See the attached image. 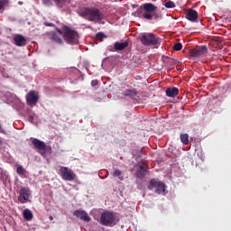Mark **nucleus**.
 <instances>
[{
    "mask_svg": "<svg viewBox=\"0 0 231 231\" xmlns=\"http://www.w3.org/2000/svg\"><path fill=\"white\" fill-rule=\"evenodd\" d=\"M158 7L152 3L143 4L137 11L138 17H143L147 21H152V19H160V14L156 13Z\"/></svg>",
    "mask_w": 231,
    "mask_h": 231,
    "instance_id": "1",
    "label": "nucleus"
},
{
    "mask_svg": "<svg viewBox=\"0 0 231 231\" xmlns=\"http://www.w3.org/2000/svg\"><path fill=\"white\" fill-rule=\"evenodd\" d=\"M79 15L91 23H100L104 19L102 12L96 7H85L79 12Z\"/></svg>",
    "mask_w": 231,
    "mask_h": 231,
    "instance_id": "2",
    "label": "nucleus"
},
{
    "mask_svg": "<svg viewBox=\"0 0 231 231\" xmlns=\"http://www.w3.org/2000/svg\"><path fill=\"white\" fill-rule=\"evenodd\" d=\"M143 46H154L158 48L162 44V38L152 32H144L140 37Z\"/></svg>",
    "mask_w": 231,
    "mask_h": 231,
    "instance_id": "3",
    "label": "nucleus"
},
{
    "mask_svg": "<svg viewBox=\"0 0 231 231\" xmlns=\"http://www.w3.org/2000/svg\"><path fill=\"white\" fill-rule=\"evenodd\" d=\"M79 32L71 30L69 26L63 27V39L67 44H77L79 42Z\"/></svg>",
    "mask_w": 231,
    "mask_h": 231,
    "instance_id": "4",
    "label": "nucleus"
},
{
    "mask_svg": "<svg viewBox=\"0 0 231 231\" xmlns=\"http://www.w3.org/2000/svg\"><path fill=\"white\" fill-rule=\"evenodd\" d=\"M99 223L103 226H115L116 225V217L113 212L105 211L101 214Z\"/></svg>",
    "mask_w": 231,
    "mask_h": 231,
    "instance_id": "5",
    "label": "nucleus"
},
{
    "mask_svg": "<svg viewBox=\"0 0 231 231\" xmlns=\"http://www.w3.org/2000/svg\"><path fill=\"white\" fill-rule=\"evenodd\" d=\"M60 176L64 181H73L77 178V174L73 171L66 166L60 168Z\"/></svg>",
    "mask_w": 231,
    "mask_h": 231,
    "instance_id": "6",
    "label": "nucleus"
},
{
    "mask_svg": "<svg viewBox=\"0 0 231 231\" xmlns=\"http://www.w3.org/2000/svg\"><path fill=\"white\" fill-rule=\"evenodd\" d=\"M208 52V49L205 45L197 46L194 49L189 51V56L192 59H199V57H203V55H207Z\"/></svg>",
    "mask_w": 231,
    "mask_h": 231,
    "instance_id": "7",
    "label": "nucleus"
},
{
    "mask_svg": "<svg viewBox=\"0 0 231 231\" xmlns=\"http://www.w3.org/2000/svg\"><path fill=\"white\" fill-rule=\"evenodd\" d=\"M150 186L152 189L156 188L155 193L162 194V192H165V184L163 182H159L154 179L150 180Z\"/></svg>",
    "mask_w": 231,
    "mask_h": 231,
    "instance_id": "8",
    "label": "nucleus"
},
{
    "mask_svg": "<svg viewBox=\"0 0 231 231\" xmlns=\"http://www.w3.org/2000/svg\"><path fill=\"white\" fill-rule=\"evenodd\" d=\"M30 188H22L19 191L18 201L20 203H26L30 199Z\"/></svg>",
    "mask_w": 231,
    "mask_h": 231,
    "instance_id": "9",
    "label": "nucleus"
},
{
    "mask_svg": "<svg viewBox=\"0 0 231 231\" xmlns=\"http://www.w3.org/2000/svg\"><path fill=\"white\" fill-rule=\"evenodd\" d=\"M26 102L28 106H35L37 102H39V94L37 92L32 90L27 94Z\"/></svg>",
    "mask_w": 231,
    "mask_h": 231,
    "instance_id": "10",
    "label": "nucleus"
},
{
    "mask_svg": "<svg viewBox=\"0 0 231 231\" xmlns=\"http://www.w3.org/2000/svg\"><path fill=\"white\" fill-rule=\"evenodd\" d=\"M32 143L34 149L37 151H46V143L42 142L37 138H31Z\"/></svg>",
    "mask_w": 231,
    "mask_h": 231,
    "instance_id": "11",
    "label": "nucleus"
},
{
    "mask_svg": "<svg viewBox=\"0 0 231 231\" xmlns=\"http://www.w3.org/2000/svg\"><path fill=\"white\" fill-rule=\"evenodd\" d=\"M73 216H76V217H79V219H81L82 221H87L88 223L91 221V217L85 210H75L73 212Z\"/></svg>",
    "mask_w": 231,
    "mask_h": 231,
    "instance_id": "12",
    "label": "nucleus"
},
{
    "mask_svg": "<svg viewBox=\"0 0 231 231\" xmlns=\"http://www.w3.org/2000/svg\"><path fill=\"white\" fill-rule=\"evenodd\" d=\"M147 164L141 163L135 173L137 178H139L140 180H142V178H145V176L147 175Z\"/></svg>",
    "mask_w": 231,
    "mask_h": 231,
    "instance_id": "13",
    "label": "nucleus"
},
{
    "mask_svg": "<svg viewBox=\"0 0 231 231\" xmlns=\"http://www.w3.org/2000/svg\"><path fill=\"white\" fill-rule=\"evenodd\" d=\"M48 38L50 39V41L55 42L56 44H64L60 36H59V34L53 31L48 33Z\"/></svg>",
    "mask_w": 231,
    "mask_h": 231,
    "instance_id": "14",
    "label": "nucleus"
},
{
    "mask_svg": "<svg viewBox=\"0 0 231 231\" xmlns=\"http://www.w3.org/2000/svg\"><path fill=\"white\" fill-rule=\"evenodd\" d=\"M13 41L15 46H19V47L26 46V38H24V36L21 34H16L14 37Z\"/></svg>",
    "mask_w": 231,
    "mask_h": 231,
    "instance_id": "15",
    "label": "nucleus"
},
{
    "mask_svg": "<svg viewBox=\"0 0 231 231\" xmlns=\"http://www.w3.org/2000/svg\"><path fill=\"white\" fill-rule=\"evenodd\" d=\"M187 19H189V21H191L192 23H196V21H198V12L196 10L193 9H189L186 14Z\"/></svg>",
    "mask_w": 231,
    "mask_h": 231,
    "instance_id": "16",
    "label": "nucleus"
},
{
    "mask_svg": "<svg viewBox=\"0 0 231 231\" xmlns=\"http://www.w3.org/2000/svg\"><path fill=\"white\" fill-rule=\"evenodd\" d=\"M180 93V90L178 88H168L166 89V97H169L170 98H174V97H178V94Z\"/></svg>",
    "mask_w": 231,
    "mask_h": 231,
    "instance_id": "17",
    "label": "nucleus"
},
{
    "mask_svg": "<svg viewBox=\"0 0 231 231\" xmlns=\"http://www.w3.org/2000/svg\"><path fill=\"white\" fill-rule=\"evenodd\" d=\"M127 46H129V42H116L114 44V48L116 51H122L123 50H125V48H127Z\"/></svg>",
    "mask_w": 231,
    "mask_h": 231,
    "instance_id": "18",
    "label": "nucleus"
},
{
    "mask_svg": "<svg viewBox=\"0 0 231 231\" xmlns=\"http://www.w3.org/2000/svg\"><path fill=\"white\" fill-rule=\"evenodd\" d=\"M138 93L136 92V89H126L123 92L124 97H136Z\"/></svg>",
    "mask_w": 231,
    "mask_h": 231,
    "instance_id": "19",
    "label": "nucleus"
},
{
    "mask_svg": "<svg viewBox=\"0 0 231 231\" xmlns=\"http://www.w3.org/2000/svg\"><path fill=\"white\" fill-rule=\"evenodd\" d=\"M23 217L26 219V221H32V219H33V214L30 209H24Z\"/></svg>",
    "mask_w": 231,
    "mask_h": 231,
    "instance_id": "20",
    "label": "nucleus"
},
{
    "mask_svg": "<svg viewBox=\"0 0 231 231\" xmlns=\"http://www.w3.org/2000/svg\"><path fill=\"white\" fill-rule=\"evenodd\" d=\"M180 142L183 145H189V134H180Z\"/></svg>",
    "mask_w": 231,
    "mask_h": 231,
    "instance_id": "21",
    "label": "nucleus"
},
{
    "mask_svg": "<svg viewBox=\"0 0 231 231\" xmlns=\"http://www.w3.org/2000/svg\"><path fill=\"white\" fill-rule=\"evenodd\" d=\"M16 172L19 176L26 177V170L21 165L17 166Z\"/></svg>",
    "mask_w": 231,
    "mask_h": 231,
    "instance_id": "22",
    "label": "nucleus"
},
{
    "mask_svg": "<svg viewBox=\"0 0 231 231\" xmlns=\"http://www.w3.org/2000/svg\"><path fill=\"white\" fill-rule=\"evenodd\" d=\"M9 1L8 0H0V12L3 14L5 12V6L8 5Z\"/></svg>",
    "mask_w": 231,
    "mask_h": 231,
    "instance_id": "23",
    "label": "nucleus"
},
{
    "mask_svg": "<svg viewBox=\"0 0 231 231\" xmlns=\"http://www.w3.org/2000/svg\"><path fill=\"white\" fill-rule=\"evenodd\" d=\"M113 176L114 178H118V180H124V177L122 176V172L120 171V170H115V171L113 172Z\"/></svg>",
    "mask_w": 231,
    "mask_h": 231,
    "instance_id": "24",
    "label": "nucleus"
},
{
    "mask_svg": "<svg viewBox=\"0 0 231 231\" xmlns=\"http://www.w3.org/2000/svg\"><path fill=\"white\" fill-rule=\"evenodd\" d=\"M165 8H176V4L172 1L166 2L164 4Z\"/></svg>",
    "mask_w": 231,
    "mask_h": 231,
    "instance_id": "25",
    "label": "nucleus"
},
{
    "mask_svg": "<svg viewBox=\"0 0 231 231\" xmlns=\"http://www.w3.org/2000/svg\"><path fill=\"white\" fill-rule=\"evenodd\" d=\"M182 48L183 45L180 42L175 43L173 45V50H175V51H180Z\"/></svg>",
    "mask_w": 231,
    "mask_h": 231,
    "instance_id": "26",
    "label": "nucleus"
},
{
    "mask_svg": "<svg viewBox=\"0 0 231 231\" xmlns=\"http://www.w3.org/2000/svg\"><path fill=\"white\" fill-rule=\"evenodd\" d=\"M54 2L56 3L57 6H59L60 8H62V5L66 3V0H54Z\"/></svg>",
    "mask_w": 231,
    "mask_h": 231,
    "instance_id": "27",
    "label": "nucleus"
},
{
    "mask_svg": "<svg viewBox=\"0 0 231 231\" xmlns=\"http://www.w3.org/2000/svg\"><path fill=\"white\" fill-rule=\"evenodd\" d=\"M97 39H106L107 36L104 32H97L96 35Z\"/></svg>",
    "mask_w": 231,
    "mask_h": 231,
    "instance_id": "28",
    "label": "nucleus"
},
{
    "mask_svg": "<svg viewBox=\"0 0 231 231\" xmlns=\"http://www.w3.org/2000/svg\"><path fill=\"white\" fill-rule=\"evenodd\" d=\"M42 3L45 5V6H51L53 5L51 0H42Z\"/></svg>",
    "mask_w": 231,
    "mask_h": 231,
    "instance_id": "29",
    "label": "nucleus"
},
{
    "mask_svg": "<svg viewBox=\"0 0 231 231\" xmlns=\"http://www.w3.org/2000/svg\"><path fill=\"white\" fill-rule=\"evenodd\" d=\"M44 26L53 27V26H55V24H54L53 23L45 22V23H44Z\"/></svg>",
    "mask_w": 231,
    "mask_h": 231,
    "instance_id": "30",
    "label": "nucleus"
},
{
    "mask_svg": "<svg viewBox=\"0 0 231 231\" xmlns=\"http://www.w3.org/2000/svg\"><path fill=\"white\" fill-rule=\"evenodd\" d=\"M28 120L31 122V124H33V115H29Z\"/></svg>",
    "mask_w": 231,
    "mask_h": 231,
    "instance_id": "31",
    "label": "nucleus"
},
{
    "mask_svg": "<svg viewBox=\"0 0 231 231\" xmlns=\"http://www.w3.org/2000/svg\"><path fill=\"white\" fill-rule=\"evenodd\" d=\"M56 31L57 32L60 34V35H64V32H62V31L59 28H56Z\"/></svg>",
    "mask_w": 231,
    "mask_h": 231,
    "instance_id": "32",
    "label": "nucleus"
},
{
    "mask_svg": "<svg viewBox=\"0 0 231 231\" xmlns=\"http://www.w3.org/2000/svg\"><path fill=\"white\" fill-rule=\"evenodd\" d=\"M97 84H98L97 80H92L91 81V86H97Z\"/></svg>",
    "mask_w": 231,
    "mask_h": 231,
    "instance_id": "33",
    "label": "nucleus"
},
{
    "mask_svg": "<svg viewBox=\"0 0 231 231\" xmlns=\"http://www.w3.org/2000/svg\"><path fill=\"white\" fill-rule=\"evenodd\" d=\"M49 218L51 221H53V217L51 216V217H49Z\"/></svg>",
    "mask_w": 231,
    "mask_h": 231,
    "instance_id": "34",
    "label": "nucleus"
},
{
    "mask_svg": "<svg viewBox=\"0 0 231 231\" xmlns=\"http://www.w3.org/2000/svg\"><path fill=\"white\" fill-rule=\"evenodd\" d=\"M2 131H3V128L1 127V125H0V133H2Z\"/></svg>",
    "mask_w": 231,
    "mask_h": 231,
    "instance_id": "35",
    "label": "nucleus"
},
{
    "mask_svg": "<svg viewBox=\"0 0 231 231\" xmlns=\"http://www.w3.org/2000/svg\"><path fill=\"white\" fill-rule=\"evenodd\" d=\"M0 145H1V139H0Z\"/></svg>",
    "mask_w": 231,
    "mask_h": 231,
    "instance_id": "36",
    "label": "nucleus"
}]
</instances>
